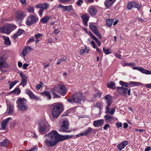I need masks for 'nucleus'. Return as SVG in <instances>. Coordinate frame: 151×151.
<instances>
[{
  "mask_svg": "<svg viewBox=\"0 0 151 151\" xmlns=\"http://www.w3.org/2000/svg\"><path fill=\"white\" fill-rule=\"evenodd\" d=\"M96 49L97 51L100 54H102V50L98 47H96Z\"/></svg>",
  "mask_w": 151,
  "mask_h": 151,
  "instance_id": "052dcab7",
  "label": "nucleus"
},
{
  "mask_svg": "<svg viewBox=\"0 0 151 151\" xmlns=\"http://www.w3.org/2000/svg\"><path fill=\"white\" fill-rule=\"evenodd\" d=\"M81 17L83 20L84 26L87 27V23L89 18V16L88 14L84 13L81 16Z\"/></svg>",
  "mask_w": 151,
  "mask_h": 151,
  "instance_id": "4468645a",
  "label": "nucleus"
},
{
  "mask_svg": "<svg viewBox=\"0 0 151 151\" xmlns=\"http://www.w3.org/2000/svg\"><path fill=\"white\" fill-rule=\"evenodd\" d=\"M97 12L96 8L94 6H91L89 7L88 12L91 16H95Z\"/></svg>",
  "mask_w": 151,
  "mask_h": 151,
  "instance_id": "a211bd4d",
  "label": "nucleus"
},
{
  "mask_svg": "<svg viewBox=\"0 0 151 151\" xmlns=\"http://www.w3.org/2000/svg\"><path fill=\"white\" fill-rule=\"evenodd\" d=\"M132 7L137 8L138 10H140L141 6L139 4L137 3L134 1H131L128 3L127 5V8L129 10L131 9Z\"/></svg>",
  "mask_w": 151,
  "mask_h": 151,
  "instance_id": "f8f14e48",
  "label": "nucleus"
},
{
  "mask_svg": "<svg viewBox=\"0 0 151 151\" xmlns=\"http://www.w3.org/2000/svg\"><path fill=\"white\" fill-rule=\"evenodd\" d=\"M17 27V26L14 24L7 23L3 26L0 27V32L9 35Z\"/></svg>",
  "mask_w": 151,
  "mask_h": 151,
  "instance_id": "7ed1b4c3",
  "label": "nucleus"
},
{
  "mask_svg": "<svg viewBox=\"0 0 151 151\" xmlns=\"http://www.w3.org/2000/svg\"><path fill=\"white\" fill-rule=\"evenodd\" d=\"M137 70L146 74H151V71L144 69L142 68L138 67Z\"/></svg>",
  "mask_w": 151,
  "mask_h": 151,
  "instance_id": "bb28decb",
  "label": "nucleus"
},
{
  "mask_svg": "<svg viewBox=\"0 0 151 151\" xmlns=\"http://www.w3.org/2000/svg\"><path fill=\"white\" fill-rule=\"evenodd\" d=\"M60 2L63 3H68L71 0H60Z\"/></svg>",
  "mask_w": 151,
  "mask_h": 151,
  "instance_id": "680f3d73",
  "label": "nucleus"
},
{
  "mask_svg": "<svg viewBox=\"0 0 151 151\" xmlns=\"http://www.w3.org/2000/svg\"><path fill=\"white\" fill-rule=\"evenodd\" d=\"M8 82L11 83L9 85V89H11L13 86L15 85L17 83V82L16 81H14V82H11L10 81H9Z\"/></svg>",
  "mask_w": 151,
  "mask_h": 151,
  "instance_id": "c03bdc74",
  "label": "nucleus"
},
{
  "mask_svg": "<svg viewBox=\"0 0 151 151\" xmlns=\"http://www.w3.org/2000/svg\"><path fill=\"white\" fill-rule=\"evenodd\" d=\"M59 88H57V91L61 95L64 96L66 92V89L65 86L62 85H59Z\"/></svg>",
  "mask_w": 151,
  "mask_h": 151,
  "instance_id": "ddd939ff",
  "label": "nucleus"
},
{
  "mask_svg": "<svg viewBox=\"0 0 151 151\" xmlns=\"http://www.w3.org/2000/svg\"><path fill=\"white\" fill-rule=\"evenodd\" d=\"M114 21V20L113 19H108L106 20V25L109 27H111L112 25L113 22Z\"/></svg>",
  "mask_w": 151,
  "mask_h": 151,
  "instance_id": "f704fd0d",
  "label": "nucleus"
},
{
  "mask_svg": "<svg viewBox=\"0 0 151 151\" xmlns=\"http://www.w3.org/2000/svg\"><path fill=\"white\" fill-rule=\"evenodd\" d=\"M87 34L89 35L90 36V37H92V38H96V37L90 31H88V33H87Z\"/></svg>",
  "mask_w": 151,
  "mask_h": 151,
  "instance_id": "bf43d9fd",
  "label": "nucleus"
},
{
  "mask_svg": "<svg viewBox=\"0 0 151 151\" xmlns=\"http://www.w3.org/2000/svg\"><path fill=\"white\" fill-rule=\"evenodd\" d=\"M85 46V49H82L80 50V54L81 55H83L85 52H88L89 51V48H87V47L86 45Z\"/></svg>",
  "mask_w": 151,
  "mask_h": 151,
  "instance_id": "4c0bfd02",
  "label": "nucleus"
},
{
  "mask_svg": "<svg viewBox=\"0 0 151 151\" xmlns=\"http://www.w3.org/2000/svg\"><path fill=\"white\" fill-rule=\"evenodd\" d=\"M91 45H92L93 47L95 49V48H96V47H96V45H95V43L94 41H91Z\"/></svg>",
  "mask_w": 151,
  "mask_h": 151,
  "instance_id": "5fc2aeb1",
  "label": "nucleus"
},
{
  "mask_svg": "<svg viewBox=\"0 0 151 151\" xmlns=\"http://www.w3.org/2000/svg\"><path fill=\"white\" fill-rule=\"evenodd\" d=\"M69 122L67 121H64L63 122L62 125L60 128L59 129L60 131L66 132H71V130L69 128Z\"/></svg>",
  "mask_w": 151,
  "mask_h": 151,
  "instance_id": "1a4fd4ad",
  "label": "nucleus"
},
{
  "mask_svg": "<svg viewBox=\"0 0 151 151\" xmlns=\"http://www.w3.org/2000/svg\"><path fill=\"white\" fill-rule=\"evenodd\" d=\"M50 6V5L49 4L45 3L42 4H37L35 7L37 9H40L39 10L38 13L40 16L41 17L42 16L44 10L49 8Z\"/></svg>",
  "mask_w": 151,
  "mask_h": 151,
  "instance_id": "0eeeda50",
  "label": "nucleus"
},
{
  "mask_svg": "<svg viewBox=\"0 0 151 151\" xmlns=\"http://www.w3.org/2000/svg\"><path fill=\"white\" fill-rule=\"evenodd\" d=\"M9 65L8 64L6 63L5 60L3 59L2 56L0 57V69H1L3 68H8Z\"/></svg>",
  "mask_w": 151,
  "mask_h": 151,
  "instance_id": "2eb2a0df",
  "label": "nucleus"
},
{
  "mask_svg": "<svg viewBox=\"0 0 151 151\" xmlns=\"http://www.w3.org/2000/svg\"><path fill=\"white\" fill-rule=\"evenodd\" d=\"M107 87L112 89H115L116 88L115 86V83L112 81L110 82L109 83H107Z\"/></svg>",
  "mask_w": 151,
  "mask_h": 151,
  "instance_id": "c756f323",
  "label": "nucleus"
},
{
  "mask_svg": "<svg viewBox=\"0 0 151 151\" xmlns=\"http://www.w3.org/2000/svg\"><path fill=\"white\" fill-rule=\"evenodd\" d=\"M27 10L29 12H34V9L33 7L30 6L27 9Z\"/></svg>",
  "mask_w": 151,
  "mask_h": 151,
  "instance_id": "49530a36",
  "label": "nucleus"
},
{
  "mask_svg": "<svg viewBox=\"0 0 151 151\" xmlns=\"http://www.w3.org/2000/svg\"><path fill=\"white\" fill-rule=\"evenodd\" d=\"M24 32V30L21 29H19L18 32L14 35L13 38H17V37L22 34Z\"/></svg>",
  "mask_w": 151,
  "mask_h": 151,
  "instance_id": "473e14b6",
  "label": "nucleus"
},
{
  "mask_svg": "<svg viewBox=\"0 0 151 151\" xmlns=\"http://www.w3.org/2000/svg\"><path fill=\"white\" fill-rule=\"evenodd\" d=\"M47 137L44 141L46 146L52 147L56 145L60 141L67 140L73 137V135H63L59 134L55 130H53L45 135Z\"/></svg>",
  "mask_w": 151,
  "mask_h": 151,
  "instance_id": "f257e3e1",
  "label": "nucleus"
},
{
  "mask_svg": "<svg viewBox=\"0 0 151 151\" xmlns=\"http://www.w3.org/2000/svg\"><path fill=\"white\" fill-rule=\"evenodd\" d=\"M55 91H56V92H58L57 87H55L53 89H52L51 90V91L52 92L53 94V98H60V96L56 93Z\"/></svg>",
  "mask_w": 151,
  "mask_h": 151,
  "instance_id": "a878e982",
  "label": "nucleus"
},
{
  "mask_svg": "<svg viewBox=\"0 0 151 151\" xmlns=\"http://www.w3.org/2000/svg\"><path fill=\"white\" fill-rule=\"evenodd\" d=\"M58 7L62 8L64 12H69L73 10V6L71 5L68 6H64L61 4H60L58 6Z\"/></svg>",
  "mask_w": 151,
  "mask_h": 151,
  "instance_id": "dca6fc26",
  "label": "nucleus"
},
{
  "mask_svg": "<svg viewBox=\"0 0 151 151\" xmlns=\"http://www.w3.org/2000/svg\"><path fill=\"white\" fill-rule=\"evenodd\" d=\"M95 40L97 44L98 45L100 46L101 44V42L100 41L98 38H93Z\"/></svg>",
  "mask_w": 151,
  "mask_h": 151,
  "instance_id": "8fccbe9b",
  "label": "nucleus"
},
{
  "mask_svg": "<svg viewBox=\"0 0 151 151\" xmlns=\"http://www.w3.org/2000/svg\"><path fill=\"white\" fill-rule=\"evenodd\" d=\"M115 56L118 58L120 59H121V55L118 53H115Z\"/></svg>",
  "mask_w": 151,
  "mask_h": 151,
  "instance_id": "13d9d810",
  "label": "nucleus"
},
{
  "mask_svg": "<svg viewBox=\"0 0 151 151\" xmlns=\"http://www.w3.org/2000/svg\"><path fill=\"white\" fill-rule=\"evenodd\" d=\"M21 92V90L19 87L16 88L13 91H11V93H14L16 94L19 95Z\"/></svg>",
  "mask_w": 151,
  "mask_h": 151,
  "instance_id": "58836bf2",
  "label": "nucleus"
},
{
  "mask_svg": "<svg viewBox=\"0 0 151 151\" xmlns=\"http://www.w3.org/2000/svg\"><path fill=\"white\" fill-rule=\"evenodd\" d=\"M50 18V17L47 16L42 18L41 19V21L42 23L45 24L48 22Z\"/></svg>",
  "mask_w": 151,
  "mask_h": 151,
  "instance_id": "72a5a7b5",
  "label": "nucleus"
},
{
  "mask_svg": "<svg viewBox=\"0 0 151 151\" xmlns=\"http://www.w3.org/2000/svg\"><path fill=\"white\" fill-rule=\"evenodd\" d=\"M14 106L13 105L9 104H7V109L8 110L7 113L9 115L11 114L13 112Z\"/></svg>",
  "mask_w": 151,
  "mask_h": 151,
  "instance_id": "7c9ffc66",
  "label": "nucleus"
},
{
  "mask_svg": "<svg viewBox=\"0 0 151 151\" xmlns=\"http://www.w3.org/2000/svg\"><path fill=\"white\" fill-rule=\"evenodd\" d=\"M55 39V40L53 39L52 40V38H50L48 40V42L50 43L52 42L55 43L56 42V41L57 40V38Z\"/></svg>",
  "mask_w": 151,
  "mask_h": 151,
  "instance_id": "603ef678",
  "label": "nucleus"
},
{
  "mask_svg": "<svg viewBox=\"0 0 151 151\" xmlns=\"http://www.w3.org/2000/svg\"><path fill=\"white\" fill-rule=\"evenodd\" d=\"M117 89L119 93L123 96L127 94V92L128 90L127 88H124L122 86L121 87H117Z\"/></svg>",
  "mask_w": 151,
  "mask_h": 151,
  "instance_id": "f3484780",
  "label": "nucleus"
},
{
  "mask_svg": "<svg viewBox=\"0 0 151 151\" xmlns=\"http://www.w3.org/2000/svg\"><path fill=\"white\" fill-rule=\"evenodd\" d=\"M104 98L106 100V103L107 104V105L106 106V109L105 113L109 114L111 111L109 107L111 106L112 103V97L110 95L107 94L104 97Z\"/></svg>",
  "mask_w": 151,
  "mask_h": 151,
  "instance_id": "6e6552de",
  "label": "nucleus"
},
{
  "mask_svg": "<svg viewBox=\"0 0 151 151\" xmlns=\"http://www.w3.org/2000/svg\"><path fill=\"white\" fill-rule=\"evenodd\" d=\"M26 101L27 100L25 99L20 98H19L16 101L17 106L21 111H25L27 109L28 106Z\"/></svg>",
  "mask_w": 151,
  "mask_h": 151,
  "instance_id": "39448f33",
  "label": "nucleus"
},
{
  "mask_svg": "<svg viewBox=\"0 0 151 151\" xmlns=\"http://www.w3.org/2000/svg\"><path fill=\"white\" fill-rule=\"evenodd\" d=\"M104 117L106 121H108L109 122L110 121L113 119V117L108 114L106 115Z\"/></svg>",
  "mask_w": 151,
  "mask_h": 151,
  "instance_id": "ea45409f",
  "label": "nucleus"
},
{
  "mask_svg": "<svg viewBox=\"0 0 151 151\" xmlns=\"http://www.w3.org/2000/svg\"><path fill=\"white\" fill-rule=\"evenodd\" d=\"M103 50L104 52L106 55H108L111 53L110 52L109 49H105L104 48H103Z\"/></svg>",
  "mask_w": 151,
  "mask_h": 151,
  "instance_id": "a18cd8bd",
  "label": "nucleus"
},
{
  "mask_svg": "<svg viewBox=\"0 0 151 151\" xmlns=\"http://www.w3.org/2000/svg\"><path fill=\"white\" fill-rule=\"evenodd\" d=\"M42 95L45 96L48 100H50L51 99V96L49 91H45L41 93Z\"/></svg>",
  "mask_w": 151,
  "mask_h": 151,
  "instance_id": "2f4dec72",
  "label": "nucleus"
},
{
  "mask_svg": "<svg viewBox=\"0 0 151 151\" xmlns=\"http://www.w3.org/2000/svg\"><path fill=\"white\" fill-rule=\"evenodd\" d=\"M29 64H27V63H24V64L23 66H22V68L24 69H26L27 68V67L28 66Z\"/></svg>",
  "mask_w": 151,
  "mask_h": 151,
  "instance_id": "69168bd1",
  "label": "nucleus"
},
{
  "mask_svg": "<svg viewBox=\"0 0 151 151\" xmlns=\"http://www.w3.org/2000/svg\"><path fill=\"white\" fill-rule=\"evenodd\" d=\"M39 125V129L40 133L42 134H45L46 129V125L42 124H40Z\"/></svg>",
  "mask_w": 151,
  "mask_h": 151,
  "instance_id": "4be33fe9",
  "label": "nucleus"
},
{
  "mask_svg": "<svg viewBox=\"0 0 151 151\" xmlns=\"http://www.w3.org/2000/svg\"><path fill=\"white\" fill-rule=\"evenodd\" d=\"M26 93L29 95L31 99H34L35 100L38 99V97L35 96L29 89H27V90Z\"/></svg>",
  "mask_w": 151,
  "mask_h": 151,
  "instance_id": "aec40b11",
  "label": "nucleus"
},
{
  "mask_svg": "<svg viewBox=\"0 0 151 151\" xmlns=\"http://www.w3.org/2000/svg\"><path fill=\"white\" fill-rule=\"evenodd\" d=\"M31 50V47L29 46L26 47L23 50L22 52V55L24 56L27 54L29 53Z\"/></svg>",
  "mask_w": 151,
  "mask_h": 151,
  "instance_id": "393cba45",
  "label": "nucleus"
},
{
  "mask_svg": "<svg viewBox=\"0 0 151 151\" xmlns=\"http://www.w3.org/2000/svg\"><path fill=\"white\" fill-rule=\"evenodd\" d=\"M83 99V95L81 93L77 92L73 94L71 97L67 99V101L70 103L75 102L80 103Z\"/></svg>",
  "mask_w": 151,
  "mask_h": 151,
  "instance_id": "20e7f679",
  "label": "nucleus"
},
{
  "mask_svg": "<svg viewBox=\"0 0 151 151\" xmlns=\"http://www.w3.org/2000/svg\"><path fill=\"white\" fill-rule=\"evenodd\" d=\"M104 123L103 119H100L97 121H95L93 122V125L96 127L101 126Z\"/></svg>",
  "mask_w": 151,
  "mask_h": 151,
  "instance_id": "5701e85b",
  "label": "nucleus"
},
{
  "mask_svg": "<svg viewBox=\"0 0 151 151\" xmlns=\"http://www.w3.org/2000/svg\"><path fill=\"white\" fill-rule=\"evenodd\" d=\"M128 144V141L127 140L124 141L121 143H120L117 146V147L119 151H121Z\"/></svg>",
  "mask_w": 151,
  "mask_h": 151,
  "instance_id": "6ab92c4d",
  "label": "nucleus"
},
{
  "mask_svg": "<svg viewBox=\"0 0 151 151\" xmlns=\"http://www.w3.org/2000/svg\"><path fill=\"white\" fill-rule=\"evenodd\" d=\"M64 109L62 104L58 103L54 104L52 109V115L53 118H57L60 115Z\"/></svg>",
  "mask_w": 151,
  "mask_h": 151,
  "instance_id": "f03ea898",
  "label": "nucleus"
},
{
  "mask_svg": "<svg viewBox=\"0 0 151 151\" xmlns=\"http://www.w3.org/2000/svg\"><path fill=\"white\" fill-rule=\"evenodd\" d=\"M39 19L36 14H31L28 17L26 21V24L27 26H29L35 23Z\"/></svg>",
  "mask_w": 151,
  "mask_h": 151,
  "instance_id": "423d86ee",
  "label": "nucleus"
},
{
  "mask_svg": "<svg viewBox=\"0 0 151 151\" xmlns=\"http://www.w3.org/2000/svg\"><path fill=\"white\" fill-rule=\"evenodd\" d=\"M137 70L146 74H151V71L144 69L142 68L138 67Z\"/></svg>",
  "mask_w": 151,
  "mask_h": 151,
  "instance_id": "cd10ccee",
  "label": "nucleus"
},
{
  "mask_svg": "<svg viewBox=\"0 0 151 151\" xmlns=\"http://www.w3.org/2000/svg\"><path fill=\"white\" fill-rule=\"evenodd\" d=\"M20 2L24 5L26 4V0H20Z\"/></svg>",
  "mask_w": 151,
  "mask_h": 151,
  "instance_id": "e2e57ef3",
  "label": "nucleus"
},
{
  "mask_svg": "<svg viewBox=\"0 0 151 151\" xmlns=\"http://www.w3.org/2000/svg\"><path fill=\"white\" fill-rule=\"evenodd\" d=\"M150 150H151V147H147L145 148V151H149Z\"/></svg>",
  "mask_w": 151,
  "mask_h": 151,
  "instance_id": "774afa93",
  "label": "nucleus"
},
{
  "mask_svg": "<svg viewBox=\"0 0 151 151\" xmlns=\"http://www.w3.org/2000/svg\"><path fill=\"white\" fill-rule=\"evenodd\" d=\"M22 81L20 83V84L21 85H23V86L24 87V83H26L27 82V77L25 76L23 77L22 78Z\"/></svg>",
  "mask_w": 151,
  "mask_h": 151,
  "instance_id": "a19ab883",
  "label": "nucleus"
},
{
  "mask_svg": "<svg viewBox=\"0 0 151 151\" xmlns=\"http://www.w3.org/2000/svg\"><path fill=\"white\" fill-rule=\"evenodd\" d=\"M43 84V83L42 82H40V84H38L36 86V89L38 90L40 89L41 87L42 86Z\"/></svg>",
  "mask_w": 151,
  "mask_h": 151,
  "instance_id": "09e8293b",
  "label": "nucleus"
},
{
  "mask_svg": "<svg viewBox=\"0 0 151 151\" xmlns=\"http://www.w3.org/2000/svg\"><path fill=\"white\" fill-rule=\"evenodd\" d=\"M119 84L123 86H125L126 87H128L129 84L127 82H124L122 81H119Z\"/></svg>",
  "mask_w": 151,
  "mask_h": 151,
  "instance_id": "79ce46f5",
  "label": "nucleus"
},
{
  "mask_svg": "<svg viewBox=\"0 0 151 151\" xmlns=\"http://www.w3.org/2000/svg\"><path fill=\"white\" fill-rule=\"evenodd\" d=\"M90 29L98 38H101V35L97 29V27L93 23H90L89 26Z\"/></svg>",
  "mask_w": 151,
  "mask_h": 151,
  "instance_id": "9b49d317",
  "label": "nucleus"
},
{
  "mask_svg": "<svg viewBox=\"0 0 151 151\" xmlns=\"http://www.w3.org/2000/svg\"><path fill=\"white\" fill-rule=\"evenodd\" d=\"M27 15L26 13L21 10L17 11L14 14L15 17L18 20H22Z\"/></svg>",
  "mask_w": 151,
  "mask_h": 151,
  "instance_id": "9d476101",
  "label": "nucleus"
},
{
  "mask_svg": "<svg viewBox=\"0 0 151 151\" xmlns=\"http://www.w3.org/2000/svg\"><path fill=\"white\" fill-rule=\"evenodd\" d=\"M34 40V38H30L28 41L27 44H28L30 42H33Z\"/></svg>",
  "mask_w": 151,
  "mask_h": 151,
  "instance_id": "0e129e2a",
  "label": "nucleus"
},
{
  "mask_svg": "<svg viewBox=\"0 0 151 151\" xmlns=\"http://www.w3.org/2000/svg\"><path fill=\"white\" fill-rule=\"evenodd\" d=\"M116 0H106L104 3V5L107 8H109L110 6L115 2Z\"/></svg>",
  "mask_w": 151,
  "mask_h": 151,
  "instance_id": "412c9836",
  "label": "nucleus"
},
{
  "mask_svg": "<svg viewBox=\"0 0 151 151\" xmlns=\"http://www.w3.org/2000/svg\"><path fill=\"white\" fill-rule=\"evenodd\" d=\"M110 127V126L109 124H106L104 127L103 129L105 130H106L107 128Z\"/></svg>",
  "mask_w": 151,
  "mask_h": 151,
  "instance_id": "338daca9",
  "label": "nucleus"
},
{
  "mask_svg": "<svg viewBox=\"0 0 151 151\" xmlns=\"http://www.w3.org/2000/svg\"><path fill=\"white\" fill-rule=\"evenodd\" d=\"M66 59H64V58H60V60H58V61L57 62V65L59 64L60 63L64 61H65Z\"/></svg>",
  "mask_w": 151,
  "mask_h": 151,
  "instance_id": "864d4df0",
  "label": "nucleus"
},
{
  "mask_svg": "<svg viewBox=\"0 0 151 151\" xmlns=\"http://www.w3.org/2000/svg\"><path fill=\"white\" fill-rule=\"evenodd\" d=\"M43 35L42 34L38 33L37 34L35 35V38H39L40 37H42Z\"/></svg>",
  "mask_w": 151,
  "mask_h": 151,
  "instance_id": "3c124183",
  "label": "nucleus"
},
{
  "mask_svg": "<svg viewBox=\"0 0 151 151\" xmlns=\"http://www.w3.org/2000/svg\"><path fill=\"white\" fill-rule=\"evenodd\" d=\"M83 1L82 0H78L76 3V4L78 6H80L83 3Z\"/></svg>",
  "mask_w": 151,
  "mask_h": 151,
  "instance_id": "de8ad7c7",
  "label": "nucleus"
},
{
  "mask_svg": "<svg viewBox=\"0 0 151 151\" xmlns=\"http://www.w3.org/2000/svg\"><path fill=\"white\" fill-rule=\"evenodd\" d=\"M9 143V142L8 140L5 139L2 142L0 143V145L2 146L7 147Z\"/></svg>",
  "mask_w": 151,
  "mask_h": 151,
  "instance_id": "e433bc0d",
  "label": "nucleus"
},
{
  "mask_svg": "<svg viewBox=\"0 0 151 151\" xmlns=\"http://www.w3.org/2000/svg\"><path fill=\"white\" fill-rule=\"evenodd\" d=\"M93 129L91 127H89L88 129L86 130L84 132L81 133V135L83 136H86L89 134H91L92 132Z\"/></svg>",
  "mask_w": 151,
  "mask_h": 151,
  "instance_id": "c85d7f7f",
  "label": "nucleus"
},
{
  "mask_svg": "<svg viewBox=\"0 0 151 151\" xmlns=\"http://www.w3.org/2000/svg\"><path fill=\"white\" fill-rule=\"evenodd\" d=\"M116 124L118 128H119L122 127V124L121 123L117 122L116 123Z\"/></svg>",
  "mask_w": 151,
  "mask_h": 151,
  "instance_id": "4d7b16f0",
  "label": "nucleus"
},
{
  "mask_svg": "<svg viewBox=\"0 0 151 151\" xmlns=\"http://www.w3.org/2000/svg\"><path fill=\"white\" fill-rule=\"evenodd\" d=\"M115 108H112L111 109V110L109 112V114L111 115L113 114L115 111Z\"/></svg>",
  "mask_w": 151,
  "mask_h": 151,
  "instance_id": "6e6d98bb",
  "label": "nucleus"
},
{
  "mask_svg": "<svg viewBox=\"0 0 151 151\" xmlns=\"http://www.w3.org/2000/svg\"><path fill=\"white\" fill-rule=\"evenodd\" d=\"M4 43L6 45H9L11 44V42L9 38H4Z\"/></svg>",
  "mask_w": 151,
  "mask_h": 151,
  "instance_id": "37998d69",
  "label": "nucleus"
},
{
  "mask_svg": "<svg viewBox=\"0 0 151 151\" xmlns=\"http://www.w3.org/2000/svg\"><path fill=\"white\" fill-rule=\"evenodd\" d=\"M102 94V92L100 91H98V93H96L94 95H93L92 98L99 99L101 97Z\"/></svg>",
  "mask_w": 151,
  "mask_h": 151,
  "instance_id": "c9c22d12",
  "label": "nucleus"
},
{
  "mask_svg": "<svg viewBox=\"0 0 151 151\" xmlns=\"http://www.w3.org/2000/svg\"><path fill=\"white\" fill-rule=\"evenodd\" d=\"M12 119L11 117H8L6 120H3L1 123V129L4 130L6 129V126L8 122Z\"/></svg>",
  "mask_w": 151,
  "mask_h": 151,
  "instance_id": "b1692460",
  "label": "nucleus"
}]
</instances>
